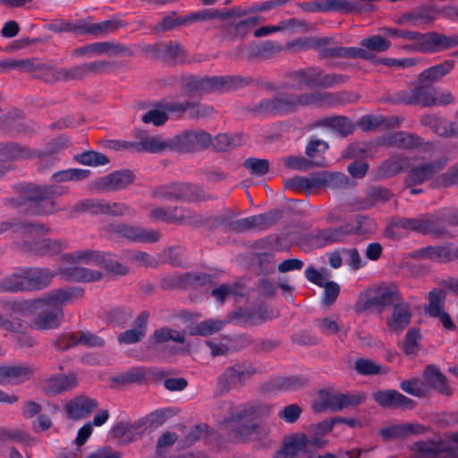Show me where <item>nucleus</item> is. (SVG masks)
Returning <instances> with one entry per match:
<instances>
[{
    "instance_id": "nucleus-1",
    "label": "nucleus",
    "mask_w": 458,
    "mask_h": 458,
    "mask_svg": "<svg viewBox=\"0 0 458 458\" xmlns=\"http://www.w3.org/2000/svg\"><path fill=\"white\" fill-rule=\"evenodd\" d=\"M271 407L259 403L230 405L228 415L220 421L223 430L228 432L232 441H255L265 439L270 428L262 420L268 417Z\"/></svg>"
},
{
    "instance_id": "nucleus-2",
    "label": "nucleus",
    "mask_w": 458,
    "mask_h": 458,
    "mask_svg": "<svg viewBox=\"0 0 458 458\" xmlns=\"http://www.w3.org/2000/svg\"><path fill=\"white\" fill-rule=\"evenodd\" d=\"M346 92L312 91L301 94H280L273 99H261L257 105L260 113L285 115L298 111L302 106H318L331 107L346 101Z\"/></svg>"
},
{
    "instance_id": "nucleus-3",
    "label": "nucleus",
    "mask_w": 458,
    "mask_h": 458,
    "mask_svg": "<svg viewBox=\"0 0 458 458\" xmlns=\"http://www.w3.org/2000/svg\"><path fill=\"white\" fill-rule=\"evenodd\" d=\"M84 290L81 287L55 289L43 298L31 301V307L39 310V313L32 322V327L38 330L57 328L64 318L62 306L83 296Z\"/></svg>"
},
{
    "instance_id": "nucleus-4",
    "label": "nucleus",
    "mask_w": 458,
    "mask_h": 458,
    "mask_svg": "<svg viewBox=\"0 0 458 458\" xmlns=\"http://www.w3.org/2000/svg\"><path fill=\"white\" fill-rule=\"evenodd\" d=\"M22 191L24 196L12 199L10 202L16 207H24V211L31 215L47 216L59 209L53 198L64 195L68 192V188L56 184L28 185Z\"/></svg>"
},
{
    "instance_id": "nucleus-5",
    "label": "nucleus",
    "mask_w": 458,
    "mask_h": 458,
    "mask_svg": "<svg viewBox=\"0 0 458 458\" xmlns=\"http://www.w3.org/2000/svg\"><path fill=\"white\" fill-rule=\"evenodd\" d=\"M99 235L104 238L119 237L133 242L154 243L160 240V232L147 230L141 226L123 222H113L98 229Z\"/></svg>"
},
{
    "instance_id": "nucleus-6",
    "label": "nucleus",
    "mask_w": 458,
    "mask_h": 458,
    "mask_svg": "<svg viewBox=\"0 0 458 458\" xmlns=\"http://www.w3.org/2000/svg\"><path fill=\"white\" fill-rule=\"evenodd\" d=\"M282 216L283 212L281 210L273 209L235 221H228L225 217H216L215 220L218 225H223L226 230L234 233H243L249 230L262 232L277 224Z\"/></svg>"
},
{
    "instance_id": "nucleus-7",
    "label": "nucleus",
    "mask_w": 458,
    "mask_h": 458,
    "mask_svg": "<svg viewBox=\"0 0 458 458\" xmlns=\"http://www.w3.org/2000/svg\"><path fill=\"white\" fill-rule=\"evenodd\" d=\"M212 144V136L201 130H186L170 139V149L181 153H193L207 149Z\"/></svg>"
},
{
    "instance_id": "nucleus-8",
    "label": "nucleus",
    "mask_w": 458,
    "mask_h": 458,
    "mask_svg": "<svg viewBox=\"0 0 458 458\" xmlns=\"http://www.w3.org/2000/svg\"><path fill=\"white\" fill-rule=\"evenodd\" d=\"M414 88L399 90L390 97L394 105H413L428 107L437 105V97L433 88L428 83H420Z\"/></svg>"
},
{
    "instance_id": "nucleus-9",
    "label": "nucleus",
    "mask_w": 458,
    "mask_h": 458,
    "mask_svg": "<svg viewBox=\"0 0 458 458\" xmlns=\"http://www.w3.org/2000/svg\"><path fill=\"white\" fill-rule=\"evenodd\" d=\"M441 217L434 214H423L416 218L402 217L396 225L398 227L411 230L423 235L442 236L447 233V230Z\"/></svg>"
},
{
    "instance_id": "nucleus-10",
    "label": "nucleus",
    "mask_w": 458,
    "mask_h": 458,
    "mask_svg": "<svg viewBox=\"0 0 458 458\" xmlns=\"http://www.w3.org/2000/svg\"><path fill=\"white\" fill-rule=\"evenodd\" d=\"M410 450L417 458H439L442 454H445L446 458H458V445L442 438L415 442Z\"/></svg>"
},
{
    "instance_id": "nucleus-11",
    "label": "nucleus",
    "mask_w": 458,
    "mask_h": 458,
    "mask_svg": "<svg viewBox=\"0 0 458 458\" xmlns=\"http://www.w3.org/2000/svg\"><path fill=\"white\" fill-rule=\"evenodd\" d=\"M36 225H39L38 224H35ZM45 228L47 229V232L39 233L38 234H29V233H19L23 238L22 246L31 253L38 256H53L58 254L64 249L68 248V243L66 241H56L52 239H43L38 240V238L47 234L49 233V228L44 225H41Z\"/></svg>"
},
{
    "instance_id": "nucleus-12",
    "label": "nucleus",
    "mask_w": 458,
    "mask_h": 458,
    "mask_svg": "<svg viewBox=\"0 0 458 458\" xmlns=\"http://www.w3.org/2000/svg\"><path fill=\"white\" fill-rule=\"evenodd\" d=\"M153 197L169 200H183L196 202L202 200L200 190L193 185L181 182H173L155 188Z\"/></svg>"
},
{
    "instance_id": "nucleus-13",
    "label": "nucleus",
    "mask_w": 458,
    "mask_h": 458,
    "mask_svg": "<svg viewBox=\"0 0 458 458\" xmlns=\"http://www.w3.org/2000/svg\"><path fill=\"white\" fill-rule=\"evenodd\" d=\"M447 159L441 157L431 162L422 163L412 166L407 173L405 177L406 187L420 185L427 181L433 180L437 177V174L440 173L446 165Z\"/></svg>"
},
{
    "instance_id": "nucleus-14",
    "label": "nucleus",
    "mask_w": 458,
    "mask_h": 458,
    "mask_svg": "<svg viewBox=\"0 0 458 458\" xmlns=\"http://www.w3.org/2000/svg\"><path fill=\"white\" fill-rule=\"evenodd\" d=\"M255 373V369L247 363H236L219 377L218 384L225 391L242 386Z\"/></svg>"
},
{
    "instance_id": "nucleus-15",
    "label": "nucleus",
    "mask_w": 458,
    "mask_h": 458,
    "mask_svg": "<svg viewBox=\"0 0 458 458\" xmlns=\"http://www.w3.org/2000/svg\"><path fill=\"white\" fill-rule=\"evenodd\" d=\"M373 400L385 409H412L415 402L393 389L377 390L372 394Z\"/></svg>"
},
{
    "instance_id": "nucleus-16",
    "label": "nucleus",
    "mask_w": 458,
    "mask_h": 458,
    "mask_svg": "<svg viewBox=\"0 0 458 458\" xmlns=\"http://www.w3.org/2000/svg\"><path fill=\"white\" fill-rule=\"evenodd\" d=\"M420 43V53H437L458 46V34L445 35L438 32L424 33Z\"/></svg>"
},
{
    "instance_id": "nucleus-17",
    "label": "nucleus",
    "mask_w": 458,
    "mask_h": 458,
    "mask_svg": "<svg viewBox=\"0 0 458 458\" xmlns=\"http://www.w3.org/2000/svg\"><path fill=\"white\" fill-rule=\"evenodd\" d=\"M344 225L318 229L308 235V241L315 248L320 249L327 245L342 242L346 239Z\"/></svg>"
},
{
    "instance_id": "nucleus-18",
    "label": "nucleus",
    "mask_w": 458,
    "mask_h": 458,
    "mask_svg": "<svg viewBox=\"0 0 458 458\" xmlns=\"http://www.w3.org/2000/svg\"><path fill=\"white\" fill-rule=\"evenodd\" d=\"M319 75L318 66L299 69L287 74L285 88L301 90L303 88H316L317 77Z\"/></svg>"
},
{
    "instance_id": "nucleus-19",
    "label": "nucleus",
    "mask_w": 458,
    "mask_h": 458,
    "mask_svg": "<svg viewBox=\"0 0 458 458\" xmlns=\"http://www.w3.org/2000/svg\"><path fill=\"white\" fill-rule=\"evenodd\" d=\"M79 382L75 373L55 374L45 380L43 391L48 395H58L64 392L72 390Z\"/></svg>"
},
{
    "instance_id": "nucleus-20",
    "label": "nucleus",
    "mask_w": 458,
    "mask_h": 458,
    "mask_svg": "<svg viewBox=\"0 0 458 458\" xmlns=\"http://www.w3.org/2000/svg\"><path fill=\"white\" fill-rule=\"evenodd\" d=\"M27 291H40L47 288L57 271L47 267H23Z\"/></svg>"
},
{
    "instance_id": "nucleus-21",
    "label": "nucleus",
    "mask_w": 458,
    "mask_h": 458,
    "mask_svg": "<svg viewBox=\"0 0 458 458\" xmlns=\"http://www.w3.org/2000/svg\"><path fill=\"white\" fill-rule=\"evenodd\" d=\"M98 406L95 398L78 395L71 399L65 405L68 418L77 420L89 416Z\"/></svg>"
},
{
    "instance_id": "nucleus-22",
    "label": "nucleus",
    "mask_w": 458,
    "mask_h": 458,
    "mask_svg": "<svg viewBox=\"0 0 458 458\" xmlns=\"http://www.w3.org/2000/svg\"><path fill=\"white\" fill-rule=\"evenodd\" d=\"M381 142L387 147L406 150L418 148L424 144L423 139L420 136L403 131H394L384 136Z\"/></svg>"
},
{
    "instance_id": "nucleus-23",
    "label": "nucleus",
    "mask_w": 458,
    "mask_h": 458,
    "mask_svg": "<svg viewBox=\"0 0 458 458\" xmlns=\"http://www.w3.org/2000/svg\"><path fill=\"white\" fill-rule=\"evenodd\" d=\"M420 122L440 137L458 138V123H449L442 116L424 114L421 116Z\"/></svg>"
},
{
    "instance_id": "nucleus-24",
    "label": "nucleus",
    "mask_w": 458,
    "mask_h": 458,
    "mask_svg": "<svg viewBox=\"0 0 458 458\" xmlns=\"http://www.w3.org/2000/svg\"><path fill=\"white\" fill-rule=\"evenodd\" d=\"M327 172H318L309 176H295L286 181V186L293 191H311L326 188Z\"/></svg>"
},
{
    "instance_id": "nucleus-25",
    "label": "nucleus",
    "mask_w": 458,
    "mask_h": 458,
    "mask_svg": "<svg viewBox=\"0 0 458 458\" xmlns=\"http://www.w3.org/2000/svg\"><path fill=\"white\" fill-rule=\"evenodd\" d=\"M34 369L28 365L0 366V385H18L29 380Z\"/></svg>"
},
{
    "instance_id": "nucleus-26",
    "label": "nucleus",
    "mask_w": 458,
    "mask_h": 458,
    "mask_svg": "<svg viewBox=\"0 0 458 458\" xmlns=\"http://www.w3.org/2000/svg\"><path fill=\"white\" fill-rule=\"evenodd\" d=\"M428 428L420 423H401L385 427L380 430V436L385 440L405 437L411 435H423Z\"/></svg>"
},
{
    "instance_id": "nucleus-27",
    "label": "nucleus",
    "mask_w": 458,
    "mask_h": 458,
    "mask_svg": "<svg viewBox=\"0 0 458 458\" xmlns=\"http://www.w3.org/2000/svg\"><path fill=\"white\" fill-rule=\"evenodd\" d=\"M319 56L325 58H351L370 59L372 55L363 48L355 47H321L318 48Z\"/></svg>"
},
{
    "instance_id": "nucleus-28",
    "label": "nucleus",
    "mask_w": 458,
    "mask_h": 458,
    "mask_svg": "<svg viewBox=\"0 0 458 458\" xmlns=\"http://www.w3.org/2000/svg\"><path fill=\"white\" fill-rule=\"evenodd\" d=\"M411 317L410 304L402 301L394 305L393 312L387 318L386 324L392 331L400 334L411 323Z\"/></svg>"
},
{
    "instance_id": "nucleus-29",
    "label": "nucleus",
    "mask_w": 458,
    "mask_h": 458,
    "mask_svg": "<svg viewBox=\"0 0 458 458\" xmlns=\"http://www.w3.org/2000/svg\"><path fill=\"white\" fill-rule=\"evenodd\" d=\"M149 312L143 310L134 321L132 328L121 333L117 340L120 344H131L140 342L146 335Z\"/></svg>"
},
{
    "instance_id": "nucleus-30",
    "label": "nucleus",
    "mask_w": 458,
    "mask_h": 458,
    "mask_svg": "<svg viewBox=\"0 0 458 458\" xmlns=\"http://www.w3.org/2000/svg\"><path fill=\"white\" fill-rule=\"evenodd\" d=\"M412 257L446 263L456 259L455 251L445 245L427 246L413 252Z\"/></svg>"
},
{
    "instance_id": "nucleus-31",
    "label": "nucleus",
    "mask_w": 458,
    "mask_h": 458,
    "mask_svg": "<svg viewBox=\"0 0 458 458\" xmlns=\"http://www.w3.org/2000/svg\"><path fill=\"white\" fill-rule=\"evenodd\" d=\"M423 379L428 386H429L440 394L445 396H451L453 394V389L448 385L446 377L441 373L437 366H426L423 372Z\"/></svg>"
},
{
    "instance_id": "nucleus-32",
    "label": "nucleus",
    "mask_w": 458,
    "mask_h": 458,
    "mask_svg": "<svg viewBox=\"0 0 458 458\" xmlns=\"http://www.w3.org/2000/svg\"><path fill=\"white\" fill-rule=\"evenodd\" d=\"M140 427L141 424L138 422L120 421L112 428L113 437L120 445H128L138 439L141 434Z\"/></svg>"
},
{
    "instance_id": "nucleus-33",
    "label": "nucleus",
    "mask_w": 458,
    "mask_h": 458,
    "mask_svg": "<svg viewBox=\"0 0 458 458\" xmlns=\"http://www.w3.org/2000/svg\"><path fill=\"white\" fill-rule=\"evenodd\" d=\"M57 274H60L65 280L84 283L99 281L103 277L100 271L78 266L61 267Z\"/></svg>"
},
{
    "instance_id": "nucleus-34",
    "label": "nucleus",
    "mask_w": 458,
    "mask_h": 458,
    "mask_svg": "<svg viewBox=\"0 0 458 458\" xmlns=\"http://www.w3.org/2000/svg\"><path fill=\"white\" fill-rule=\"evenodd\" d=\"M309 446L310 438L305 434L291 437L276 453V458H295L300 454L307 453Z\"/></svg>"
},
{
    "instance_id": "nucleus-35",
    "label": "nucleus",
    "mask_w": 458,
    "mask_h": 458,
    "mask_svg": "<svg viewBox=\"0 0 458 458\" xmlns=\"http://www.w3.org/2000/svg\"><path fill=\"white\" fill-rule=\"evenodd\" d=\"M182 89L189 97L201 96L214 91L212 77L198 78L187 76L183 79Z\"/></svg>"
},
{
    "instance_id": "nucleus-36",
    "label": "nucleus",
    "mask_w": 458,
    "mask_h": 458,
    "mask_svg": "<svg viewBox=\"0 0 458 458\" xmlns=\"http://www.w3.org/2000/svg\"><path fill=\"white\" fill-rule=\"evenodd\" d=\"M401 123L397 116L386 117L383 115H364L360 118L358 126L364 131H374L379 127L395 128Z\"/></svg>"
},
{
    "instance_id": "nucleus-37",
    "label": "nucleus",
    "mask_w": 458,
    "mask_h": 458,
    "mask_svg": "<svg viewBox=\"0 0 458 458\" xmlns=\"http://www.w3.org/2000/svg\"><path fill=\"white\" fill-rule=\"evenodd\" d=\"M346 238L350 235H368L377 231V225L376 221L368 216H356L353 224L344 225Z\"/></svg>"
},
{
    "instance_id": "nucleus-38",
    "label": "nucleus",
    "mask_w": 458,
    "mask_h": 458,
    "mask_svg": "<svg viewBox=\"0 0 458 458\" xmlns=\"http://www.w3.org/2000/svg\"><path fill=\"white\" fill-rule=\"evenodd\" d=\"M454 67V61L445 60L443 63L433 65L419 74L418 81L420 83L431 84L440 81L447 75Z\"/></svg>"
},
{
    "instance_id": "nucleus-39",
    "label": "nucleus",
    "mask_w": 458,
    "mask_h": 458,
    "mask_svg": "<svg viewBox=\"0 0 458 458\" xmlns=\"http://www.w3.org/2000/svg\"><path fill=\"white\" fill-rule=\"evenodd\" d=\"M103 251L85 249L79 250L62 255V261L65 263H84V264H95L99 266L101 260H103Z\"/></svg>"
},
{
    "instance_id": "nucleus-40",
    "label": "nucleus",
    "mask_w": 458,
    "mask_h": 458,
    "mask_svg": "<svg viewBox=\"0 0 458 458\" xmlns=\"http://www.w3.org/2000/svg\"><path fill=\"white\" fill-rule=\"evenodd\" d=\"M134 176L130 170L114 171L101 179L102 186L108 191H120L133 182Z\"/></svg>"
},
{
    "instance_id": "nucleus-41",
    "label": "nucleus",
    "mask_w": 458,
    "mask_h": 458,
    "mask_svg": "<svg viewBox=\"0 0 458 458\" xmlns=\"http://www.w3.org/2000/svg\"><path fill=\"white\" fill-rule=\"evenodd\" d=\"M214 91H232L242 88L251 82L250 77L239 75L212 76Z\"/></svg>"
},
{
    "instance_id": "nucleus-42",
    "label": "nucleus",
    "mask_w": 458,
    "mask_h": 458,
    "mask_svg": "<svg viewBox=\"0 0 458 458\" xmlns=\"http://www.w3.org/2000/svg\"><path fill=\"white\" fill-rule=\"evenodd\" d=\"M140 140L135 141L136 152L158 153L170 149V139L163 140L160 136L139 135Z\"/></svg>"
},
{
    "instance_id": "nucleus-43",
    "label": "nucleus",
    "mask_w": 458,
    "mask_h": 458,
    "mask_svg": "<svg viewBox=\"0 0 458 458\" xmlns=\"http://www.w3.org/2000/svg\"><path fill=\"white\" fill-rule=\"evenodd\" d=\"M374 294L377 307L394 306L395 303L403 301L397 285L394 284L378 286Z\"/></svg>"
},
{
    "instance_id": "nucleus-44",
    "label": "nucleus",
    "mask_w": 458,
    "mask_h": 458,
    "mask_svg": "<svg viewBox=\"0 0 458 458\" xmlns=\"http://www.w3.org/2000/svg\"><path fill=\"white\" fill-rule=\"evenodd\" d=\"M328 148L329 145L325 140L315 138L310 140L306 146L305 153L310 157L309 160L312 162V166L323 167L327 165L323 155Z\"/></svg>"
},
{
    "instance_id": "nucleus-45",
    "label": "nucleus",
    "mask_w": 458,
    "mask_h": 458,
    "mask_svg": "<svg viewBox=\"0 0 458 458\" xmlns=\"http://www.w3.org/2000/svg\"><path fill=\"white\" fill-rule=\"evenodd\" d=\"M410 164V159L403 156H394L381 163L378 174L383 177H392L403 172Z\"/></svg>"
},
{
    "instance_id": "nucleus-46",
    "label": "nucleus",
    "mask_w": 458,
    "mask_h": 458,
    "mask_svg": "<svg viewBox=\"0 0 458 458\" xmlns=\"http://www.w3.org/2000/svg\"><path fill=\"white\" fill-rule=\"evenodd\" d=\"M333 42V38L328 37H304L298 38L287 43L286 47L293 51L317 49L321 47L328 46Z\"/></svg>"
},
{
    "instance_id": "nucleus-47",
    "label": "nucleus",
    "mask_w": 458,
    "mask_h": 458,
    "mask_svg": "<svg viewBox=\"0 0 458 458\" xmlns=\"http://www.w3.org/2000/svg\"><path fill=\"white\" fill-rule=\"evenodd\" d=\"M312 408L316 412H323L327 410H330L331 411H341V393L321 391L319 399L313 403Z\"/></svg>"
},
{
    "instance_id": "nucleus-48",
    "label": "nucleus",
    "mask_w": 458,
    "mask_h": 458,
    "mask_svg": "<svg viewBox=\"0 0 458 458\" xmlns=\"http://www.w3.org/2000/svg\"><path fill=\"white\" fill-rule=\"evenodd\" d=\"M316 125L331 128L344 137L348 136L353 131V125L352 122L344 116L325 117L318 121Z\"/></svg>"
},
{
    "instance_id": "nucleus-49",
    "label": "nucleus",
    "mask_w": 458,
    "mask_h": 458,
    "mask_svg": "<svg viewBox=\"0 0 458 458\" xmlns=\"http://www.w3.org/2000/svg\"><path fill=\"white\" fill-rule=\"evenodd\" d=\"M306 385V380L299 376L277 377L268 382V389L295 391Z\"/></svg>"
},
{
    "instance_id": "nucleus-50",
    "label": "nucleus",
    "mask_w": 458,
    "mask_h": 458,
    "mask_svg": "<svg viewBox=\"0 0 458 458\" xmlns=\"http://www.w3.org/2000/svg\"><path fill=\"white\" fill-rule=\"evenodd\" d=\"M182 207H157L151 210L149 217L152 220H160L168 224L179 225V222L182 219Z\"/></svg>"
},
{
    "instance_id": "nucleus-51",
    "label": "nucleus",
    "mask_w": 458,
    "mask_h": 458,
    "mask_svg": "<svg viewBox=\"0 0 458 458\" xmlns=\"http://www.w3.org/2000/svg\"><path fill=\"white\" fill-rule=\"evenodd\" d=\"M242 143V135L221 133L216 135L214 140L212 139L211 146L217 152H226L241 146Z\"/></svg>"
},
{
    "instance_id": "nucleus-52",
    "label": "nucleus",
    "mask_w": 458,
    "mask_h": 458,
    "mask_svg": "<svg viewBox=\"0 0 458 458\" xmlns=\"http://www.w3.org/2000/svg\"><path fill=\"white\" fill-rule=\"evenodd\" d=\"M0 291L10 293L27 291L23 267L4 277L0 282Z\"/></svg>"
},
{
    "instance_id": "nucleus-53",
    "label": "nucleus",
    "mask_w": 458,
    "mask_h": 458,
    "mask_svg": "<svg viewBox=\"0 0 458 458\" xmlns=\"http://www.w3.org/2000/svg\"><path fill=\"white\" fill-rule=\"evenodd\" d=\"M360 45V48H363L372 55V58L365 59L371 62L377 57L374 52L382 53L386 51L391 47V42L380 35H373L362 39Z\"/></svg>"
},
{
    "instance_id": "nucleus-54",
    "label": "nucleus",
    "mask_w": 458,
    "mask_h": 458,
    "mask_svg": "<svg viewBox=\"0 0 458 458\" xmlns=\"http://www.w3.org/2000/svg\"><path fill=\"white\" fill-rule=\"evenodd\" d=\"M119 23L115 21H103L97 23H89L82 21V35L100 36L116 30Z\"/></svg>"
},
{
    "instance_id": "nucleus-55",
    "label": "nucleus",
    "mask_w": 458,
    "mask_h": 458,
    "mask_svg": "<svg viewBox=\"0 0 458 458\" xmlns=\"http://www.w3.org/2000/svg\"><path fill=\"white\" fill-rule=\"evenodd\" d=\"M445 293L442 289H434L428 293V304L425 307V312L431 318H437L443 312Z\"/></svg>"
},
{
    "instance_id": "nucleus-56",
    "label": "nucleus",
    "mask_w": 458,
    "mask_h": 458,
    "mask_svg": "<svg viewBox=\"0 0 458 458\" xmlns=\"http://www.w3.org/2000/svg\"><path fill=\"white\" fill-rule=\"evenodd\" d=\"M89 68L86 64L73 66L70 69H58L55 72V81H73L81 80L89 75Z\"/></svg>"
},
{
    "instance_id": "nucleus-57",
    "label": "nucleus",
    "mask_w": 458,
    "mask_h": 458,
    "mask_svg": "<svg viewBox=\"0 0 458 458\" xmlns=\"http://www.w3.org/2000/svg\"><path fill=\"white\" fill-rule=\"evenodd\" d=\"M8 230H13V232L16 233L26 234H38L39 233L47 231V229L42 225H29L20 222H0V234Z\"/></svg>"
},
{
    "instance_id": "nucleus-58",
    "label": "nucleus",
    "mask_w": 458,
    "mask_h": 458,
    "mask_svg": "<svg viewBox=\"0 0 458 458\" xmlns=\"http://www.w3.org/2000/svg\"><path fill=\"white\" fill-rule=\"evenodd\" d=\"M106 199H85L80 200L72 211L75 213H89L91 215H104Z\"/></svg>"
},
{
    "instance_id": "nucleus-59",
    "label": "nucleus",
    "mask_w": 458,
    "mask_h": 458,
    "mask_svg": "<svg viewBox=\"0 0 458 458\" xmlns=\"http://www.w3.org/2000/svg\"><path fill=\"white\" fill-rule=\"evenodd\" d=\"M163 58L171 61L174 64H182L186 58V50L177 41H169L163 45L161 50Z\"/></svg>"
},
{
    "instance_id": "nucleus-60",
    "label": "nucleus",
    "mask_w": 458,
    "mask_h": 458,
    "mask_svg": "<svg viewBox=\"0 0 458 458\" xmlns=\"http://www.w3.org/2000/svg\"><path fill=\"white\" fill-rule=\"evenodd\" d=\"M90 174L89 170L80 168H70L58 171L52 174L51 180L55 182H64L71 181H81L87 178Z\"/></svg>"
},
{
    "instance_id": "nucleus-61",
    "label": "nucleus",
    "mask_w": 458,
    "mask_h": 458,
    "mask_svg": "<svg viewBox=\"0 0 458 458\" xmlns=\"http://www.w3.org/2000/svg\"><path fill=\"white\" fill-rule=\"evenodd\" d=\"M104 215L111 216H129L136 215V210L131 206L123 202L105 201Z\"/></svg>"
},
{
    "instance_id": "nucleus-62",
    "label": "nucleus",
    "mask_w": 458,
    "mask_h": 458,
    "mask_svg": "<svg viewBox=\"0 0 458 458\" xmlns=\"http://www.w3.org/2000/svg\"><path fill=\"white\" fill-rule=\"evenodd\" d=\"M225 326L222 320L207 319L196 325L191 330L192 335L207 336L220 331Z\"/></svg>"
},
{
    "instance_id": "nucleus-63",
    "label": "nucleus",
    "mask_w": 458,
    "mask_h": 458,
    "mask_svg": "<svg viewBox=\"0 0 458 458\" xmlns=\"http://www.w3.org/2000/svg\"><path fill=\"white\" fill-rule=\"evenodd\" d=\"M148 372L141 367L130 369L114 377V381L120 384L138 383L143 384L147 380Z\"/></svg>"
},
{
    "instance_id": "nucleus-64",
    "label": "nucleus",
    "mask_w": 458,
    "mask_h": 458,
    "mask_svg": "<svg viewBox=\"0 0 458 458\" xmlns=\"http://www.w3.org/2000/svg\"><path fill=\"white\" fill-rule=\"evenodd\" d=\"M420 332L416 327L410 328L402 344V348L407 355L416 354L420 350Z\"/></svg>"
}]
</instances>
